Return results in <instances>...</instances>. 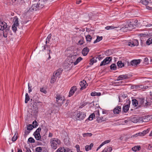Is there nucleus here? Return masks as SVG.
<instances>
[{
  "instance_id": "obj_1",
  "label": "nucleus",
  "mask_w": 152,
  "mask_h": 152,
  "mask_svg": "<svg viewBox=\"0 0 152 152\" xmlns=\"http://www.w3.org/2000/svg\"><path fill=\"white\" fill-rule=\"evenodd\" d=\"M50 145L51 148L54 149H56L58 147V145H61V142L59 139L56 138H53L50 140Z\"/></svg>"
},
{
  "instance_id": "obj_2",
  "label": "nucleus",
  "mask_w": 152,
  "mask_h": 152,
  "mask_svg": "<svg viewBox=\"0 0 152 152\" xmlns=\"http://www.w3.org/2000/svg\"><path fill=\"white\" fill-rule=\"evenodd\" d=\"M42 106L41 102L38 101L37 100H35L32 106L33 110L32 111V113L35 115H36L37 113L39 107Z\"/></svg>"
},
{
  "instance_id": "obj_3",
  "label": "nucleus",
  "mask_w": 152,
  "mask_h": 152,
  "mask_svg": "<svg viewBox=\"0 0 152 152\" xmlns=\"http://www.w3.org/2000/svg\"><path fill=\"white\" fill-rule=\"evenodd\" d=\"M43 7V5L40 4L39 3H35L32 4L31 7L29 8L28 11L29 12L35 11L42 8Z\"/></svg>"
},
{
  "instance_id": "obj_4",
  "label": "nucleus",
  "mask_w": 152,
  "mask_h": 152,
  "mask_svg": "<svg viewBox=\"0 0 152 152\" xmlns=\"http://www.w3.org/2000/svg\"><path fill=\"white\" fill-rule=\"evenodd\" d=\"M65 99L61 96L58 95L56 97V103L58 104V106H61L64 103Z\"/></svg>"
},
{
  "instance_id": "obj_5",
  "label": "nucleus",
  "mask_w": 152,
  "mask_h": 152,
  "mask_svg": "<svg viewBox=\"0 0 152 152\" xmlns=\"http://www.w3.org/2000/svg\"><path fill=\"white\" fill-rule=\"evenodd\" d=\"M152 119V115L144 116L140 117V122H147Z\"/></svg>"
},
{
  "instance_id": "obj_6",
  "label": "nucleus",
  "mask_w": 152,
  "mask_h": 152,
  "mask_svg": "<svg viewBox=\"0 0 152 152\" xmlns=\"http://www.w3.org/2000/svg\"><path fill=\"white\" fill-rule=\"evenodd\" d=\"M77 112L78 113L75 116V118L77 120H82L86 117V115L85 113L78 112Z\"/></svg>"
},
{
  "instance_id": "obj_7",
  "label": "nucleus",
  "mask_w": 152,
  "mask_h": 152,
  "mask_svg": "<svg viewBox=\"0 0 152 152\" xmlns=\"http://www.w3.org/2000/svg\"><path fill=\"white\" fill-rule=\"evenodd\" d=\"M12 23V28H17V27L19 25L18 19L17 16H15L13 18Z\"/></svg>"
},
{
  "instance_id": "obj_8",
  "label": "nucleus",
  "mask_w": 152,
  "mask_h": 152,
  "mask_svg": "<svg viewBox=\"0 0 152 152\" xmlns=\"http://www.w3.org/2000/svg\"><path fill=\"white\" fill-rule=\"evenodd\" d=\"M41 130L40 128H38L34 132V134L35 138L37 140H39L41 138V136L40 134V132Z\"/></svg>"
},
{
  "instance_id": "obj_9",
  "label": "nucleus",
  "mask_w": 152,
  "mask_h": 152,
  "mask_svg": "<svg viewBox=\"0 0 152 152\" xmlns=\"http://www.w3.org/2000/svg\"><path fill=\"white\" fill-rule=\"evenodd\" d=\"M145 99L143 98H140L138 101L139 107H141L142 106H146L148 104V102H146V103H144Z\"/></svg>"
},
{
  "instance_id": "obj_10",
  "label": "nucleus",
  "mask_w": 152,
  "mask_h": 152,
  "mask_svg": "<svg viewBox=\"0 0 152 152\" xmlns=\"http://www.w3.org/2000/svg\"><path fill=\"white\" fill-rule=\"evenodd\" d=\"M112 60V58L109 57H106L102 61L100 64V66H102L109 64Z\"/></svg>"
},
{
  "instance_id": "obj_11",
  "label": "nucleus",
  "mask_w": 152,
  "mask_h": 152,
  "mask_svg": "<svg viewBox=\"0 0 152 152\" xmlns=\"http://www.w3.org/2000/svg\"><path fill=\"white\" fill-rule=\"evenodd\" d=\"M139 44L138 41L137 39H134L130 40L128 42V45L131 47L137 46Z\"/></svg>"
},
{
  "instance_id": "obj_12",
  "label": "nucleus",
  "mask_w": 152,
  "mask_h": 152,
  "mask_svg": "<svg viewBox=\"0 0 152 152\" xmlns=\"http://www.w3.org/2000/svg\"><path fill=\"white\" fill-rule=\"evenodd\" d=\"M9 31V29H0V37H1L2 34L3 36L6 38L7 36V32Z\"/></svg>"
},
{
  "instance_id": "obj_13",
  "label": "nucleus",
  "mask_w": 152,
  "mask_h": 152,
  "mask_svg": "<svg viewBox=\"0 0 152 152\" xmlns=\"http://www.w3.org/2000/svg\"><path fill=\"white\" fill-rule=\"evenodd\" d=\"M140 2L145 5H148L150 6L152 5V0H141Z\"/></svg>"
},
{
  "instance_id": "obj_14",
  "label": "nucleus",
  "mask_w": 152,
  "mask_h": 152,
  "mask_svg": "<svg viewBox=\"0 0 152 152\" xmlns=\"http://www.w3.org/2000/svg\"><path fill=\"white\" fill-rule=\"evenodd\" d=\"M138 21L137 20H135L132 22V23H131L130 27H132V28H138L140 25L139 23H138Z\"/></svg>"
},
{
  "instance_id": "obj_15",
  "label": "nucleus",
  "mask_w": 152,
  "mask_h": 152,
  "mask_svg": "<svg viewBox=\"0 0 152 152\" xmlns=\"http://www.w3.org/2000/svg\"><path fill=\"white\" fill-rule=\"evenodd\" d=\"M129 120L134 123H137L140 122L139 118L136 117L135 115L131 116L129 118Z\"/></svg>"
},
{
  "instance_id": "obj_16",
  "label": "nucleus",
  "mask_w": 152,
  "mask_h": 152,
  "mask_svg": "<svg viewBox=\"0 0 152 152\" xmlns=\"http://www.w3.org/2000/svg\"><path fill=\"white\" fill-rule=\"evenodd\" d=\"M141 61V60L140 59L134 60L131 62V64L132 66H135L139 64Z\"/></svg>"
},
{
  "instance_id": "obj_17",
  "label": "nucleus",
  "mask_w": 152,
  "mask_h": 152,
  "mask_svg": "<svg viewBox=\"0 0 152 152\" xmlns=\"http://www.w3.org/2000/svg\"><path fill=\"white\" fill-rule=\"evenodd\" d=\"M77 89V88L76 86H74L72 87L69 91L68 96L70 97L72 96L75 93V91H76Z\"/></svg>"
},
{
  "instance_id": "obj_18",
  "label": "nucleus",
  "mask_w": 152,
  "mask_h": 152,
  "mask_svg": "<svg viewBox=\"0 0 152 152\" xmlns=\"http://www.w3.org/2000/svg\"><path fill=\"white\" fill-rule=\"evenodd\" d=\"M128 78V75H119L118 77L117 80H122L127 79Z\"/></svg>"
},
{
  "instance_id": "obj_19",
  "label": "nucleus",
  "mask_w": 152,
  "mask_h": 152,
  "mask_svg": "<svg viewBox=\"0 0 152 152\" xmlns=\"http://www.w3.org/2000/svg\"><path fill=\"white\" fill-rule=\"evenodd\" d=\"M130 103V101H129L128 102V104H126L123 106V109L125 113L127 112L129 110Z\"/></svg>"
},
{
  "instance_id": "obj_20",
  "label": "nucleus",
  "mask_w": 152,
  "mask_h": 152,
  "mask_svg": "<svg viewBox=\"0 0 152 152\" xmlns=\"http://www.w3.org/2000/svg\"><path fill=\"white\" fill-rule=\"evenodd\" d=\"M86 81L84 80L80 83L79 84L81 87L80 89L82 90L86 87Z\"/></svg>"
},
{
  "instance_id": "obj_21",
  "label": "nucleus",
  "mask_w": 152,
  "mask_h": 152,
  "mask_svg": "<svg viewBox=\"0 0 152 152\" xmlns=\"http://www.w3.org/2000/svg\"><path fill=\"white\" fill-rule=\"evenodd\" d=\"M121 107L119 106H117V107L113 109V112L115 114H118L119 112L121 111Z\"/></svg>"
},
{
  "instance_id": "obj_22",
  "label": "nucleus",
  "mask_w": 152,
  "mask_h": 152,
  "mask_svg": "<svg viewBox=\"0 0 152 152\" xmlns=\"http://www.w3.org/2000/svg\"><path fill=\"white\" fill-rule=\"evenodd\" d=\"M7 28V25L6 23L4 22H0V28Z\"/></svg>"
},
{
  "instance_id": "obj_23",
  "label": "nucleus",
  "mask_w": 152,
  "mask_h": 152,
  "mask_svg": "<svg viewBox=\"0 0 152 152\" xmlns=\"http://www.w3.org/2000/svg\"><path fill=\"white\" fill-rule=\"evenodd\" d=\"M89 50V49L87 47H86L83 50L82 53L84 56H86L88 54Z\"/></svg>"
},
{
  "instance_id": "obj_24",
  "label": "nucleus",
  "mask_w": 152,
  "mask_h": 152,
  "mask_svg": "<svg viewBox=\"0 0 152 152\" xmlns=\"http://www.w3.org/2000/svg\"><path fill=\"white\" fill-rule=\"evenodd\" d=\"M62 69L61 68L58 69L56 71V72H54V75L56 77H58L61 74Z\"/></svg>"
},
{
  "instance_id": "obj_25",
  "label": "nucleus",
  "mask_w": 152,
  "mask_h": 152,
  "mask_svg": "<svg viewBox=\"0 0 152 152\" xmlns=\"http://www.w3.org/2000/svg\"><path fill=\"white\" fill-rule=\"evenodd\" d=\"M94 144L93 143H91L89 145H86L85 147V150L86 151H88L89 150L91 149L93 147Z\"/></svg>"
},
{
  "instance_id": "obj_26",
  "label": "nucleus",
  "mask_w": 152,
  "mask_h": 152,
  "mask_svg": "<svg viewBox=\"0 0 152 152\" xmlns=\"http://www.w3.org/2000/svg\"><path fill=\"white\" fill-rule=\"evenodd\" d=\"M131 23H132V22L130 20H128L127 23L124 26V27H122L121 28H132V27L130 26H131Z\"/></svg>"
},
{
  "instance_id": "obj_27",
  "label": "nucleus",
  "mask_w": 152,
  "mask_h": 152,
  "mask_svg": "<svg viewBox=\"0 0 152 152\" xmlns=\"http://www.w3.org/2000/svg\"><path fill=\"white\" fill-rule=\"evenodd\" d=\"M148 129H147L145 130H144L142 132H139L138 133V134L139 136H143L145 135L146 134H147L149 132Z\"/></svg>"
},
{
  "instance_id": "obj_28",
  "label": "nucleus",
  "mask_w": 152,
  "mask_h": 152,
  "mask_svg": "<svg viewBox=\"0 0 152 152\" xmlns=\"http://www.w3.org/2000/svg\"><path fill=\"white\" fill-rule=\"evenodd\" d=\"M66 151L68 152L64 148L61 147L58 148L56 152H66Z\"/></svg>"
},
{
  "instance_id": "obj_29",
  "label": "nucleus",
  "mask_w": 152,
  "mask_h": 152,
  "mask_svg": "<svg viewBox=\"0 0 152 152\" xmlns=\"http://www.w3.org/2000/svg\"><path fill=\"white\" fill-rule=\"evenodd\" d=\"M132 103L133 105L135 107L137 106L139 104L138 101L135 99H134L132 100Z\"/></svg>"
},
{
  "instance_id": "obj_30",
  "label": "nucleus",
  "mask_w": 152,
  "mask_h": 152,
  "mask_svg": "<svg viewBox=\"0 0 152 152\" xmlns=\"http://www.w3.org/2000/svg\"><path fill=\"white\" fill-rule=\"evenodd\" d=\"M82 59L83 58L81 57H80L76 60L75 62H72V63H73L74 65H76L80 61L82 60Z\"/></svg>"
},
{
  "instance_id": "obj_31",
  "label": "nucleus",
  "mask_w": 152,
  "mask_h": 152,
  "mask_svg": "<svg viewBox=\"0 0 152 152\" xmlns=\"http://www.w3.org/2000/svg\"><path fill=\"white\" fill-rule=\"evenodd\" d=\"M112 150V148L110 146H107L103 150L104 152H111Z\"/></svg>"
},
{
  "instance_id": "obj_32",
  "label": "nucleus",
  "mask_w": 152,
  "mask_h": 152,
  "mask_svg": "<svg viewBox=\"0 0 152 152\" xmlns=\"http://www.w3.org/2000/svg\"><path fill=\"white\" fill-rule=\"evenodd\" d=\"M51 36L52 35L51 34H50L48 35L46 40L45 44H46V45H47L48 43H49V42L51 39Z\"/></svg>"
},
{
  "instance_id": "obj_33",
  "label": "nucleus",
  "mask_w": 152,
  "mask_h": 152,
  "mask_svg": "<svg viewBox=\"0 0 152 152\" xmlns=\"http://www.w3.org/2000/svg\"><path fill=\"white\" fill-rule=\"evenodd\" d=\"M140 147L139 146H135L133 148H132V150L134 151H139L140 149Z\"/></svg>"
},
{
  "instance_id": "obj_34",
  "label": "nucleus",
  "mask_w": 152,
  "mask_h": 152,
  "mask_svg": "<svg viewBox=\"0 0 152 152\" xmlns=\"http://www.w3.org/2000/svg\"><path fill=\"white\" fill-rule=\"evenodd\" d=\"M102 37H99V36H97V39L95 40L94 42V43H95L97 42H98L102 40Z\"/></svg>"
},
{
  "instance_id": "obj_35",
  "label": "nucleus",
  "mask_w": 152,
  "mask_h": 152,
  "mask_svg": "<svg viewBox=\"0 0 152 152\" xmlns=\"http://www.w3.org/2000/svg\"><path fill=\"white\" fill-rule=\"evenodd\" d=\"M30 100V97L28 94L26 93L25 96V102L26 103H28V101Z\"/></svg>"
},
{
  "instance_id": "obj_36",
  "label": "nucleus",
  "mask_w": 152,
  "mask_h": 152,
  "mask_svg": "<svg viewBox=\"0 0 152 152\" xmlns=\"http://www.w3.org/2000/svg\"><path fill=\"white\" fill-rule=\"evenodd\" d=\"M96 59V58H92L91 59L90 64L92 65L94 63L96 62L97 61Z\"/></svg>"
},
{
  "instance_id": "obj_37",
  "label": "nucleus",
  "mask_w": 152,
  "mask_h": 152,
  "mask_svg": "<svg viewBox=\"0 0 152 152\" xmlns=\"http://www.w3.org/2000/svg\"><path fill=\"white\" fill-rule=\"evenodd\" d=\"M146 43L148 45H152V39L151 38H149L147 41Z\"/></svg>"
},
{
  "instance_id": "obj_38",
  "label": "nucleus",
  "mask_w": 152,
  "mask_h": 152,
  "mask_svg": "<svg viewBox=\"0 0 152 152\" xmlns=\"http://www.w3.org/2000/svg\"><path fill=\"white\" fill-rule=\"evenodd\" d=\"M117 65L119 67H122L124 66L123 63H122L121 61H118L117 63Z\"/></svg>"
},
{
  "instance_id": "obj_39",
  "label": "nucleus",
  "mask_w": 152,
  "mask_h": 152,
  "mask_svg": "<svg viewBox=\"0 0 152 152\" xmlns=\"http://www.w3.org/2000/svg\"><path fill=\"white\" fill-rule=\"evenodd\" d=\"M127 97V95H125L124 94H123L121 96H119L118 97L119 99V102H121V100H122V98H123V99H124Z\"/></svg>"
},
{
  "instance_id": "obj_40",
  "label": "nucleus",
  "mask_w": 152,
  "mask_h": 152,
  "mask_svg": "<svg viewBox=\"0 0 152 152\" xmlns=\"http://www.w3.org/2000/svg\"><path fill=\"white\" fill-rule=\"evenodd\" d=\"M83 137H86L91 136L92 135V134L91 133H86L83 134Z\"/></svg>"
},
{
  "instance_id": "obj_41",
  "label": "nucleus",
  "mask_w": 152,
  "mask_h": 152,
  "mask_svg": "<svg viewBox=\"0 0 152 152\" xmlns=\"http://www.w3.org/2000/svg\"><path fill=\"white\" fill-rule=\"evenodd\" d=\"M110 69L112 70H115L116 68L115 64H113L110 66Z\"/></svg>"
},
{
  "instance_id": "obj_42",
  "label": "nucleus",
  "mask_w": 152,
  "mask_h": 152,
  "mask_svg": "<svg viewBox=\"0 0 152 152\" xmlns=\"http://www.w3.org/2000/svg\"><path fill=\"white\" fill-rule=\"evenodd\" d=\"M91 39V37L89 35H87L86 37V41L88 42H90Z\"/></svg>"
},
{
  "instance_id": "obj_43",
  "label": "nucleus",
  "mask_w": 152,
  "mask_h": 152,
  "mask_svg": "<svg viewBox=\"0 0 152 152\" xmlns=\"http://www.w3.org/2000/svg\"><path fill=\"white\" fill-rule=\"evenodd\" d=\"M56 80V79L55 78V75H54V73H53V77L51 78L50 80V82L51 83H54Z\"/></svg>"
},
{
  "instance_id": "obj_44",
  "label": "nucleus",
  "mask_w": 152,
  "mask_h": 152,
  "mask_svg": "<svg viewBox=\"0 0 152 152\" xmlns=\"http://www.w3.org/2000/svg\"><path fill=\"white\" fill-rule=\"evenodd\" d=\"M97 121L99 122H102L104 120L103 117H98L97 118Z\"/></svg>"
},
{
  "instance_id": "obj_45",
  "label": "nucleus",
  "mask_w": 152,
  "mask_h": 152,
  "mask_svg": "<svg viewBox=\"0 0 152 152\" xmlns=\"http://www.w3.org/2000/svg\"><path fill=\"white\" fill-rule=\"evenodd\" d=\"M33 128V126H32V125L29 124L27 126V129L28 130L30 131Z\"/></svg>"
},
{
  "instance_id": "obj_46",
  "label": "nucleus",
  "mask_w": 152,
  "mask_h": 152,
  "mask_svg": "<svg viewBox=\"0 0 152 152\" xmlns=\"http://www.w3.org/2000/svg\"><path fill=\"white\" fill-rule=\"evenodd\" d=\"M95 116V114L92 113V114L91 115L88 117L89 120L90 121L92 120L93 119V118H94Z\"/></svg>"
},
{
  "instance_id": "obj_47",
  "label": "nucleus",
  "mask_w": 152,
  "mask_h": 152,
  "mask_svg": "<svg viewBox=\"0 0 152 152\" xmlns=\"http://www.w3.org/2000/svg\"><path fill=\"white\" fill-rule=\"evenodd\" d=\"M28 141L30 143H34L35 142V140L31 137H30L28 139Z\"/></svg>"
},
{
  "instance_id": "obj_48",
  "label": "nucleus",
  "mask_w": 152,
  "mask_h": 152,
  "mask_svg": "<svg viewBox=\"0 0 152 152\" xmlns=\"http://www.w3.org/2000/svg\"><path fill=\"white\" fill-rule=\"evenodd\" d=\"M37 123L36 121H34L32 123L33 125H32V126H33V128H36L37 126Z\"/></svg>"
},
{
  "instance_id": "obj_49",
  "label": "nucleus",
  "mask_w": 152,
  "mask_h": 152,
  "mask_svg": "<svg viewBox=\"0 0 152 152\" xmlns=\"http://www.w3.org/2000/svg\"><path fill=\"white\" fill-rule=\"evenodd\" d=\"M17 135H16V134H15L13 137H12V141L14 142L17 140Z\"/></svg>"
},
{
  "instance_id": "obj_50",
  "label": "nucleus",
  "mask_w": 152,
  "mask_h": 152,
  "mask_svg": "<svg viewBox=\"0 0 152 152\" xmlns=\"http://www.w3.org/2000/svg\"><path fill=\"white\" fill-rule=\"evenodd\" d=\"M42 147H37L36 148V151L38 152H41L42 151Z\"/></svg>"
},
{
  "instance_id": "obj_51",
  "label": "nucleus",
  "mask_w": 152,
  "mask_h": 152,
  "mask_svg": "<svg viewBox=\"0 0 152 152\" xmlns=\"http://www.w3.org/2000/svg\"><path fill=\"white\" fill-rule=\"evenodd\" d=\"M40 91L41 92H43L44 94H46L47 93L45 89L44 88H41Z\"/></svg>"
},
{
  "instance_id": "obj_52",
  "label": "nucleus",
  "mask_w": 152,
  "mask_h": 152,
  "mask_svg": "<svg viewBox=\"0 0 152 152\" xmlns=\"http://www.w3.org/2000/svg\"><path fill=\"white\" fill-rule=\"evenodd\" d=\"M110 142V140H106L104 141V142H103L101 144V145H102V146H103V145H104L105 144H106L107 143L109 142Z\"/></svg>"
},
{
  "instance_id": "obj_53",
  "label": "nucleus",
  "mask_w": 152,
  "mask_h": 152,
  "mask_svg": "<svg viewBox=\"0 0 152 152\" xmlns=\"http://www.w3.org/2000/svg\"><path fill=\"white\" fill-rule=\"evenodd\" d=\"M28 93H30L32 91V89H31L32 86H30L29 83H28Z\"/></svg>"
},
{
  "instance_id": "obj_54",
  "label": "nucleus",
  "mask_w": 152,
  "mask_h": 152,
  "mask_svg": "<svg viewBox=\"0 0 152 152\" xmlns=\"http://www.w3.org/2000/svg\"><path fill=\"white\" fill-rule=\"evenodd\" d=\"M144 61L145 63V64H148V59L147 58H145L144 59Z\"/></svg>"
},
{
  "instance_id": "obj_55",
  "label": "nucleus",
  "mask_w": 152,
  "mask_h": 152,
  "mask_svg": "<svg viewBox=\"0 0 152 152\" xmlns=\"http://www.w3.org/2000/svg\"><path fill=\"white\" fill-rule=\"evenodd\" d=\"M98 93L96 92H92L91 93V95L92 96H98Z\"/></svg>"
},
{
  "instance_id": "obj_56",
  "label": "nucleus",
  "mask_w": 152,
  "mask_h": 152,
  "mask_svg": "<svg viewBox=\"0 0 152 152\" xmlns=\"http://www.w3.org/2000/svg\"><path fill=\"white\" fill-rule=\"evenodd\" d=\"M95 115H97V116H96L97 117V118L98 116L99 115V110H96L95 112Z\"/></svg>"
},
{
  "instance_id": "obj_57",
  "label": "nucleus",
  "mask_w": 152,
  "mask_h": 152,
  "mask_svg": "<svg viewBox=\"0 0 152 152\" xmlns=\"http://www.w3.org/2000/svg\"><path fill=\"white\" fill-rule=\"evenodd\" d=\"M110 50H108L105 51V54L107 55H110L111 54L110 53Z\"/></svg>"
},
{
  "instance_id": "obj_58",
  "label": "nucleus",
  "mask_w": 152,
  "mask_h": 152,
  "mask_svg": "<svg viewBox=\"0 0 152 152\" xmlns=\"http://www.w3.org/2000/svg\"><path fill=\"white\" fill-rule=\"evenodd\" d=\"M75 147L77 148V151H80L79 146L78 145H76Z\"/></svg>"
},
{
  "instance_id": "obj_59",
  "label": "nucleus",
  "mask_w": 152,
  "mask_h": 152,
  "mask_svg": "<svg viewBox=\"0 0 152 152\" xmlns=\"http://www.w3.org/2000/svg\"><path fill=\"white\" fill-rule=\"evenodd\" d=\"M50 52L51 51L50 50H49L48 52V54H49V57L48 58V60H49L51 58V57L50 55Z\"/></svg>"
},
{
  "instance_id": "obj_60",
  "label": "nucleus",
  "mask_w": 152,
  "mask_h": 152,
  "mask_svg": "<svg viewBox=\"0 0 152 152\" xmlns=\"http://www.w3.org/2000/svg\"><path fill=\"white\" fill-rule=\"evenodd\" d=\"M47 45L46 44H45V45L42 47V50L43 51L44 50H45V49L46 48V47L47 46Z\"/></svg>"
},
{
  "instance_id": "obj_61",
  "label": "nucleus",
  "mask_w": 152,
  "mask_h": 152,
  "mask_svg": "<svg viewBox=\"0 0 152 152\" xmlns=\"http://www.w3.org/2000/svg\"><path fill=\"white\" fill-rule=\"evenodd\" d=\"M110 28H116V27L111 26H107L105 27V28L106 29Z\"/></svg>"
},
{
  "instance_id": "obj_62",
  "label": "nucleus",
  "mask_w": 152,
  "mask_h": 152,
  "mask_svg": "<svg viewBox=\"0 0 152 152\" xmlns=\"http://www.w3.org/2000/svg\"><path fill=\"white\" fill-rule=\"evenodd\" d=\"M152 148V145L149 144L148 146V148L149 150H151Z\"/></svg>"
},
{
  "instance_id": "obj_63",
  "label": "nucleus",
  "mask_w": 152,
  "mask_h": 152,
  "mask_svg": "<svg viewBox=\"0 0 152 152\" xmlns=\"http://www.w3.org/2000/svg\"><path fill=\"white\" fill-rule=\"evenodd\" d=\"M146 8L148 10H152V7H150L149 6H147Z\"/></svg>"
},
{
  "instance_id": "obj_64",
  "label": "nucleus",
  "mask_w": 152,
  "mask_h": 152,
  "mask_svg": "<svg viewBox=\"0 0 152 152\" xmlns=\"http://www.w3.org/2000/svg\"><path fill=\"white\" fill-rule=\"evenodd\" d=\"M102 57H101V55H100L97 57L96 58H97L99 60H100L102 59Z\"/></svg>"
}]
</instances>
